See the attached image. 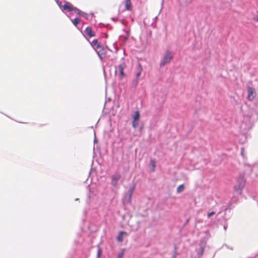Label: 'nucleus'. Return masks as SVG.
Returning <instances> with one entry per match:
<instances>
[{
    "instance_id": "0eeeda50",
    "label": "nucleus",
    "mask_w": 258,
    "mask_h": 258,
    "mask_svg": "<svg viewBox=\"0 0 258 258\" xmlns=\"http://www.w3.org/2000/svg\"><path fill=\"white\" fill-rule=\"evenodd\" d=\"M134 190H135V185H132L130 187L128 191V197L127 199V202H131L132 196V195L133 194Z\"/></svg>"
},
{
    "instance_id": "dca6fc26",
    "label": "nucleus",
    "mask_w": 258,
    "mask_h": 258,
    "mask_svg": "<svg viewBox=\"0 0 258 258\" xmlns=\"http://www.w3.org/2000/svg\"><path fill=\"white\" fill-rule=\"evenodd\" d=\"M73 11H75L79 15H82L84 17L85 16L83 14V13L80 10H79L78 9H77L76 7L74 8V10Z\"/></svg>"
},
{
    "instance_id": "aec40b11",
    "label": "nucleus",
    "mask_w": 258,
    "mask_h": 258,
    "mask_svg": "<svg viewBox=\"0 0 258 258\" xmlns=\"http://www.w3.org/2000/svg\"><path fill=\"white\" fill-rule=\"evenodd\" d=\"M214 214H215V212H210V213H208V218H210L212 216L214 215Z\"/></svg>"
},
{
    "instance_id": "9b49d317",
    "label": "nucleus",
    "mask_w": 258,
    "mask_h": 258,
    "mask_svg": "<svg viewBox=\"0 0 258 258\" xmlns=\"http://www.w3.org/2000/svg\"><path fill=\"white\" fill-rule=\"evenodd\" d=\"M150 165L152 167V171H155V168L156 167V161H155V159H151L150 160Z\"/></svg>"
},
{
    "instance_id": "412c9836",
    "label": "nucleus",
    "mask_w": 258,
    "mask_h": 258,
    "mask_svg": "<svg viewBox=\"0 0 258 258\" xmlns=\"http://www.w3.org/2000/svg\"><path fill=\"white\" fill-rule=\"evenodd\" d=\"M101 251L100 249H98V256H100V254H101Z\"/></svg>"
},
{
    "instance_id": "a211bd4d",
    "label": "nucleus",
    "mask_w": 258,
    "mask_h": 258,
    "mask_svg": "<svg viewBox=\"0 0 258 258\" xmlns=\"http://www.w3.org/2000/svg\"><path fill=\"white\" fill-rule=\"evenodd\" d=\"M132 125L134 128H136L138 125V122L137 121L133 120L132 122Z\"/></svg>"
},
{
    "instance_id": "ddd939ff",
    "label": "nucleus",
    "mask_w": 258,
    "mask_h": 258,
    "mask_svg": "<svg viewBox=\"0 0 258 258\" xmlns=\"http://www.w3.org/2000/svg\"><path fill=\"white\" fill-rule=\"evenodd\" d=\"M140 117V113L139 111H136L135 112V115L133 116L134 120L135 121H138Z\"/></svg>"
},
{
    "instance_id": "1a4fd4ad",
    "label": "nucleus",
    "mask_w": 258,
    "mask_h": 258,
    "mask_svg": "<svg viewBox=\"0 0 258 258\" xmlns=\"http://www.w3.org/2000/svg\"><path fill=\"white\" fill-rule=\"evenodd\" d=\"M125 9L130 10L132 8V3L131 0H125Z\"/></svg>"
},
{
    "instance_id": "423d86ee",
    "label": "nucleus",
    "mask_w": 258,
    "mask_h": 258,
    "mask_svg": "<svg viewBox=\"0 0 258 258\" xmlns=\"http://www.w3.org/2000/svg\"><path fill=\"white\" fill-rule=\"evenodd\" d=\"M127 236V233L124 231H121L116 237V239L118 242H122L124 237Z\"/></svg>"
},
{
    "instance_id": "2eb2a0df",
    "label": "nucleus",
    "mask_w": 258,
    "mask_h": 258,
    "mask_svg": "<svg viewBox=\"0 0 258 258\" xmlns=\"http://www.w3.org/2000/svg\"><path fill=\"white\" fill-rule=\"evenodd\" d=\"M123 255H124V250H123V249H122L117 254L116 258H122Z\"/></svg>"
},
{
    "instance_id": "9d476101",
    "label": "nucleus",
    "mask_w": 258,
    "mask_h": 258,
    "mask_svg": "<svg viewBox=\"0 0 258 258\" xmlns=\"http://www.w3.org/2000/svg\"><path fill=\"white\" fill-rule=\"evenodd\" d=\"M92 46L95 47L96 48H99L100 47V45L99 44L97 39L93 40L92 41Z\"/></svg>"
},
{
    "instance_id": "f03ea898",
    "label": "nucleus",
    "mask_w": 258,
    "mask_h": 258,
    "mask_svg": "<svg viewBox=\"0 0 258 258\" xmlns=\"http://www.w3.org/2000/svg\"><path fill=\"white\" fill-rule=\"evenodd\" d=\"M126 68V64L124 61L122 62L118 67L115 71V74L119 73V77L122 78L125 77V75L123 72L124 69Z\"/></svg>"
},
{
    "instance_id": "39448f33",
    "label": "nucleus",
    "mask_w": 258,
    "mask_h": 258,
    "mask_svg": "<svg viewBox=\"0 0 258 258\" xmlns=\"http://www.w3.org/2000/svg\"><path fill=\"white\" fill-rule=\"evenodd\" d=\"M64 10H67L69 12L73 11L74 8L73 5L68 2H66L62 6Z\"/></svg>"
},
{
    "instance_id": "f3484780",
    "label": "nucleus",
    "mask_w": 258,
    "mask_h": 258,
    "mask_svg": "<svg viewBox=\"0 0 258 258\" xmlns=\"http://www.w3.org/2000/svg\"><path fill=\"white\" fill-rule=\"evenodd\" d=\"M242 187H243V185L239 186L238 187H237V186H235V189L236 191H237L238 192H239L240 194L241 192V189H242Z\"/></svg>"
},
{
    "instance_id": "4468645a",
    "label": "nucleus",
    "mask_w": 258,
    "mask_h": 258,
    "mask_svg": "<svg viewBox=\"0 0 258 258\" xmlns=\"http://www.w3.org/2000/svg\"><path fill=\"white\" fill-rule=\"evenodd\" d=\"M184 189V186L183 184H181L178 186L177 188V192L179 193L182 191Z\"/></svg>"
},
{
    "instance_id": "6e6552de",
    "label": "nucleus",
    "mask_w": 258,
    "mask_h": 258,
    "mask_svg": "<svg viewBox=\"0 0 258 258\" xmlns=\"http://www.w3.org/2000/svg\"><path fill=\"white\" fill-rule=\"evenodd\" d=\"M137 73L136 74V78L138 79L141 76V73L142 72V67L140 63H139L137 68Z\"/></svg>"
},
{
    "instance_id": "6ab92c4d",
    "label": "nucleus",
    "mask_w": 258,
    "mask_h": 258,
    "mask_svg": "<svg viewBox=\"0 0 258 258\" xmlns=\"http://www.w3.org/2000/svg\"><path fill=\"white\" fill-rule=\"evenodd\" d=\"M120 178V175L119 174H116L115 176H114V180H119Z\"/></svg>"
},
{
    "instance_id": "f257e3e1",
    "label": "nucleus",
    "mask_w": 258,
    "mask_h": 258,
    "mask_svg": "<svg viewBox=\"0 0 258 258\" xmlns=\"http://www.w3.org/2000/svg\"><path fill=\"white\" fill-rule=\"evenodd\" d=\"M173 58L172 55L169 51H166L165 55H164L162 60L160 62V66L163 67L165 64L168 63L170 62Z\"/></svg>"
},
{
    "instance_id": "f8f14e48",
    "label": "nucleus",
    "mask_w": 258,
    "mask_h": 258,
    "mask_svg": "<svg viewBox=\"0 0 258 258\" xmlns=\"http://www.w3.org/2000/svg\"><path fill=\"white\" fill-rule=\"evenodd\" d=\"M72 22L75 26H77L80 23V20L79 18H76L72 20Z\"/></svg>"
},
{
    "instance_id": "7ed1b4c3",
    "label": "nucleus",
    "mask_w": 258,
    "mask_h": 258,
    "mask_svg": "<svg viewBox=\"0 0 258 258\" xmlns=\"http://www.w3.org/2000/svg\"><path fill=\"white\" fill-rule=\"evenodd\" d=\"M247 99L249 101H252L255 97V92L254 89L248 87H247Z\"/></svg>"
},
{
    "instance_id": "20e7f679",
    "label": "nucleus",
    "mask_w": 258,
    "mask_h": 258,
    "mask_svg": "<svg viewBox=\"0 0 258 258\" xmlns=\"http://www.w3.org/2000/svg\"><path fill=\"white\" fill-rule=\"evenodd\" d=\"M86 34L89 37H92L95 36V34L93 31L92 28L90 27H87L85 30Z\"/></svg>"
}]
</instances>
